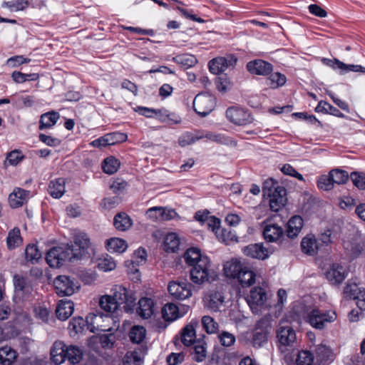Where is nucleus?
<instances>
[{"mask_svg": "<svg viewBox=\"0 0 365 365\" xmlns=\"http://www.w3.org/2000/svg\"><path fill=\"white\" fill-rule=\"evenodd\" d=\"M186 264L190 267L189 274L191 282L197 285L211 283L217 277L210 258L202 255L200 249L191 247L184 254Z\"/></svg>", "mask_w": 365, "mask_h": 365, "instance_id": "obj_1", "label": "nucleus"}, {"mask_svg": "<svg viewBox=\"0 0 365 365\" xmlns=\"http://www.w3.org/2000/svg\"><path fill=\"white\" fill-rule=\"evenodd\" d=\"M50 356L55 365H61L66 360L71 365H76L83 359L84 352L77 346H68L63 341L58 340L51 347Z\"/></svg>", "mask_w": 365, "mask_h": 365, "instance_id": "obj_2", "label": "nucleus"}, {"mask_svg": "<svg viewBox=\"0 0 365 365\" xmlns=\"http://www.w3.org/2000/svg\"><path fill=\"white\" fill-rule=\"evenodd\" d=\"M225 275L227 278L237 279L242 287L252 286L255 282L254 271L237 259H232L224 264Z\"/></svg>", "mask_w": 365, "mask_h": 365, "instance_id": "obj_3", "label": "nucleus"}, {"mask_svg": "<svg viewBox=\"0 0 365 365\" xmlns=\"http://www.w3.org/2000/svg\"><path fill=\"white\" fill-rule=\"evenodd\" d=\"M103 319V314L100 313H90L86 319H83L81 317H73L69 322L68 329L71 336L81 333L86 326L91 327L90 330L92 332L96 331H104V329L99 327V323Z\"/></svg>", "mask_w": 365, "mask_h": 365, "instance_id": "obj_4", "label": "nucleus"}, {"mask_svg": "<svg viewBox=\"0 0 365 365\" xmlns=\"http://www.w3.org/2000/svg\"><path fill=\"white\" fill-rule=\"evenodd\" d=\"M73 245L56 247L51 248L46 256L47 264L53 268L61 267L65 262L71 261L73 258H78V255L73 252Z\"/></svg>", "mask_w": 365, "mask_h": 365, "instance_id": "obj_5", "label": "nucleus"}, {"mask_svg": "<svg viewBox=\"0 0 365 365\" xmlns=\"http://www.w3.org/2000/svg\"><path fill=\"white\" fill-rule=\"evenodd\" d=\"M277 339L279 350L286 356L292 352L297 346V334L290 326L279 327Z\"/></svg>", "mask_w": 365, "mask_h": 365, "instance_id": "obj_6", "label": "nucleus"}, {"mask_svg": "<svg viewBox=\"0 0 365 365\" xmlns=\"http://www.w3.org/2000/svg\"><path fill=\"white\" fill-rule=\"evenodd\" d=\"M303 318L314 329L322 330L326 324L331 323L336 319L334 312H322L318 309H313Z\"/></svg>", "mask_w": 365, "mask_h": 365, "instance_id": "obj_7", "label": "nucleus"}, {"mask_svg": "<svg viewBox=\"0 0 365 365\" xmlns=\"http://www.w3.org/2000/svg\"><path fill=\"white\" fill-rule=\"evenodd\" d=\"M216 99L214 96L208 93H199L193 101V109L200 116L205 117L215 108Z\"/></svg>", "mask_w": 365, "mask_h": 365, "instance_id": "obj_8", "label": "nucleus"}, {"mask_svg": "<svg viewBox=\"0 0 365 365\" xmlns=\"http://www.w3.org/2000/svg\"><path fill=\"white\" fill-rule=\"evenodd\" d=\"M192 287L186 280L171 281L168 285V290L174 299L184 300L192 296Z\"/></svg>", "mask_w": 365, "mask_h": 365, "instance_id": "obj_9", "label": "nucleus"}, {"mask_svg": "<svg viewBox=\"0 0 365 365\" xmlns=\"http://www.w3.org/2000/svg\"><path fill=\"white\" fill-rule=\"evenodd\" d=\"M237 62V58L234 55L217 57L209 61V70L212 73L217 75L224 72L227 68H233Z\"/></svg>", "mask_w": 365, "mask_h": 365, "instance_id": "obj_10", "label": "nucleus"}, {"mask_svg": "<svg viewBox=\"0 0 365 365\" xmlns=\"http://www.w3.org/2000/svg\"><path fill=\"white\" fill-rule=\"evenodd\" d=\"M228 120L235 125H247L252 121L250 113L245 109L238 106H231L226 110Z\"/></svg>", "mask_w": 365, "mask_h": 365, "instance_id": "obj_11", "label": "nucleus"}, {"mask_svg": "<svg viewBox=\"0 0 365 365\" xmlns=\"http://www.w3.org/2000/svg\"><path fill=\"white\" fill-rule=\"evenodd\" d=\"M190 307L185 304L176 305L174 303H167L162 309V317L166 322H173L186 314Z\"/></svg>", "mask_w": 365, "mask_h": 365, "instance_id": "obj_12", "label": "nucleus"}, {"mask_svg": "<svg viewBox=\"0 0 365 365\" xmlns=\"http://www.w3.org/2000/svg\"><path fill=\"white\" fill-rule=\"evenodd\" d=\"M344 294L346 298L356 300L357 307L365 311V289L361 288L356 283L348 282L344 287Z\"/></svg>", "mask_w": 365, "mask_h": 365, "instance_id": "obj_13", "label": "nucleus"}, {"mask_svg": "<svg viewBox=\"0 0 365 365\" xmlns=\"http://www.w3.org/2000/svg\"><path fill=\"white\" fill-rule=\"evenodd\" d=\"M53 284L56 292L59 297L71 296L78 288L70 277L66 275H59L56 277Z\"/></svg>", "mask_w": 365, "mask_h": 365, "instance_id": "obj_14", "label": "nucleus"}, {"mask_svg": "<svg viewBox=\"0 0 365 365\" xmlns=\"http://www.w3.org/2000/svg\"><path fill=\"white\" fill-rule=\"evenodd\" d=\"M321 61L323 64L334 70L339 69L341 74H344L350 71L365 73V68L362 66L346 64L337 58L330 59L327 58H322Z\"/></svg>", "mask_w": 365, "mask_h": 365, "instance_id": "obj_15", "label": "nucleus"}, {"mask_svg": "<svg viewBox=\"0 0 365 365\" xmlns=\"http://www.w3.org/2000/svg\"><path fill=\"white\" fill-rule=\"evenodd\" d=\"M113 297L115 299L118 306L120 307L121 304H125L123 306L124 309L126 312H129L131 309L130 307H133L135 299L133 298V296L129 294L128 290L123 286L116 285L113 289Z\"/></svg>", "mask_w": 365, "mask_h": 365, "instance_id": "obj_16", "label": "nucleus"}, {"mask_svg": "<svg viewBox=\"0 0 365 365\" xmlns=\"http://www.w3.org/2000/svg\"><path fill=\"white\" fill-rule=\"evenodd\" d=\"M247 257L264 260L269 257L272 250L264 247L262 243L250 244L242 249Z\"/></svg>", "mask_w": 365, "mask_h": 365, "instance_id": "obj_17", "label": "nucleus"}, {"mask_svg": "<svg viewBox=\"0 0 365 365\" xmlns=\"http://www.w3.org/2000/svg\"><path fill=\"white\" fill-rule=\"evenodd\" d=\"M267 299V294L264 289L260 287H255L250 290L247 297V302L252 312L258 311L257 307L262 306Z\"/></svg>", "mask_w": 365, "mask_h": 365, "instance_id": "obj_18", "label": "nucleus"}, {"mask_svg": "<svg viewBox=\"0 0 365 365\" xmlns=\"http://www.w3.org/2000/svg\"><path fill=\"white\" fill-rule=\"evenodd\" d=\"M246 68L251 74L258 76H268L273 70V66L270 63L262 59L249 61Z\"/></svg>", "mask_w": 365, "mask_h": 365, "instance_id": "obj_19", "label": "nucleus"}, {"mask_svg": "<svg viewBox=\"0 0 365 365\" xmlns=\"http://www.w3.org/2000/svg\"><path fill=\"white\" fill-rule=\"evenodd\" d=\"M269 198V207L272 211L278 212L287 203V190L285 187H278L275 190V192L267 196Z\"/></svg>", "mask_w": 365, "mask_h": 365, "instance_id": "obj_20", "label": "nucleus"}, {"mask_svg": "<svg viewBox=\"0 0 365 365\" xmlns=\"http://www.w3.org/2000/svg\"><path fill=\"white\" fill-rule=\"evenodd\" d=\"M302 252L308 256H314L321 250L317 242V238L313 234H308L304 237L300 244Z\"/></svg>", "mask_w": 365, "mask_h": 365, "instance_id": "obj_21", "label": "nucleus"}, {"mask_svg": "<svg viewBox=\"0 0 365 365\" xmlns=\"http://www.w3.org/2000/svg\"><path fill=\"white\" fill-rule=\"evenodd\" d=\"M30 192L20 187H15L9 195V203L11 208H18L27 202Z\"/></svg>", "mask_w": 365, "mask_h": 365, "instance_id": "obj_22", "label": "nucleus"}, {"mask_svg": "<svg viewBox=\"0 0 365 365\" xmlns=\"http://www.w3.org/2000/svg\"><path fill=\"white\" fill-rule=\"evenodd\" d=\"M263 237L267 242H279L284 237V230L279 225L271 223L264 225Z\"/></svg>", "mask_w": 365, "mask_h": 365, "instance_id": "obj_23", "label": "nucleus"}, {"mask_svg": "<svg viewBox=\"0 0 365 365\" xmlns=\"http://www.w3.org/2000/svg\"><path fill=\"white\" fill-rule=\"evenodd\" d=\"M345 268L339 264H333L326 272V277L332 284H341L346 277Z\"/></svg>", "mask_w": 365, "mask_h": 365, "instance_id": "obj_24", "label": "nucleus"}, {"mask_svg": "<svg viewBox=\"0 0 365 365\" xmlns=\"http://www.w3.org/2000/svg\"><path fill=\"white\" fill-rule=\"evenodd\" d=\"M136 312L143 319L150 318L155 313L154 301L151 298H141L138 302V307Z\"/></svg>", "mask_w": 365, "mask_h": 365, "instance_id": "obj_25", "label": "nucleus"}, {"mask_svg": "<svg viewBox=\"0 0 365 365\" xmlns=\"http://www.w3.org/2000/svg\"><path fill=\"white\" fill-rule=\"evenodd\" d=\"M225 297L219 291L211 292L206 298V306L212 312H219L223 307Z\"/></svg>", "mask_w": 365, "mask_h": 365, "instance_id": "obj_26", "label": "nucleus"}, {"mask_svg": "<svg viewBox=\"0 0 365 365\" xmlns=\"http://www.w3.org/2000/svg\"><path fill=\"white\" fill-rule=\"evenodd\" d=\"M74 311V304L71 300L61 299L56 308V314L58 319L65 321L68 319Z\"/></svg>", "mask_w": 365, "mask_h": 365, "instance_id": "obj_27", "label": "nucleus"}, {"mask_svg": "<svg viewBox=\"0 0 365 365\" xmlns=\"http://www.w3.org/2000/svg\"><path fill=\"white\" fill-rule=\"evenodd\" d=\"M65 185L66 180L64 178H56L50 181L48 186V192L52 197L59 199L66 192Z\"/></svg>", "mask_w": 365, "mask_h": 365, "instance_id": "obj_28", "label": "nucleus"}, {"mask_svg": "<svg viewBox=\"0 0 365 365\" xmlns=\"http://www.w3.org/2000/svg\"><path fill=\"white\" fill-rule=\"evenodd\" d=\"M304 225V220L299 215H294L292 217L288 222L287 227V235L289 238L296 237L300 232Z\"/></svg>", "mask_w": 365, "mask_h": 365, "instance_id": "obj_29", "label": "nucleus"}, {"mask_svg": "<svg viewBox=\"0 0 365 365\" xmlns=\"http://www.w3.org/2000/svg\"><path fill=\"white\" fill-rule=\"evenodd\" d=\"M316 356L320 363L331 364L334 361V354L327 346L319 344L316 349Z\"/></svg>", "mask_w": 365, "mask_h": 365, "instance_id": "obj_30", "label": "nucleus"}, {"mask_svg": "<svg viewBox=\"0 0 365 365\" xmlns=\"http://www.w3.org/2000/svg\"><path fill=\"white\" fill-rule=\"evenodd\" d=\"M106 247L108 252L123 253L128 247V244L125 240L113 237L106 241Z\"/></svg>", "mask_w": 365, "mask_h": 365, "instance_id": "obj_31", "label": "nucleus"}, {"mask_svg": "<svg viewBox=\"0 0 365 365\" xmlns=\"http://www.w3.org/2000/svg\"><path fill=\"white\" fill-rule=\"evenodd\" d=\"M17 356V352L10 346H5L0 349V363L1 365H12Z\"/></svg>", "mask_w": 365, "mask_h": 365, "instance_id": "obj_32", "label": "nucleus"}, {"mask_svg": "<svg viewBox=\"0 0 365 365\" xmlns=\"http://www.w3.org/2000/svg\"><path fill=\"white\" fill-rule=\"evenodd\" d=\"M60 115L56 111H50L41 115L39 120V129L43 130L53 127L58 120Z\"/></svg>", "mask_w": 365, "mask_h": 365, "instance_id": "obj_33", "label": "nucleus"}, {"mask_svg": "<svg viewBox=\"0 0 365 365\" xmlns=\"http://www.w3.org/2000/svg\"><path fill=\"white\" fill-rule=\"evenodd\" d=\"M23 242L19 228L14 227L11 230L6 237V245L9 250H14L19 247Z\"/></svg>", "mask_w": 365, "mask_h": 365, "instance_id": "obj_34", "label": "nucleus"}, {"mask_svg": "<svg viewBox=\"0 0 365 365\" xmlns=\"http://www.w3.org/2000/svg\"><path fill=\"white\" fill-rule=\"evenodd\" d=\"M196 334L192 324L186 325L182 330L180 341L185 346H190L195 342Z\"/></svg>", "mask_w": 365, "mask_h": 365, "instance_id": "obj_35", "label": "nucleus"}, {"mask_svg": "<svg viewBox=\"0 0 365 365\" xmlns=\"http://www.w3.org/2000/svg\"><path fill=\"white\" fill-rule=\"evenodd\" d=\"M113 225L120 231H125L132 226V220L125 212L118 213L113 219Z\"/></svg>", "mask_w": 365, "mask_h": 365, "instance_id": "obj_36", "label": "nucleus"}, {"mask_svg": "<svg viewBox=\"0 0 365 365\" xmlns=\"http://www.w3.org/2000/svg\"><path fill=\"white\" fill-rule=\"evenodd\" d=\"M172 60L175 63L181 66L184 69L194 66L197 62L195 56L188 53L178 55L173 57Z\"/></svg>", "mask_w": 365, "mask_h": 365, "instance_id": "obj_37", "label": "nucleus"}, {"mask_svg": "<svg viewBox=\"0 0 365 365\" xmlns=\"http://www.w3.org/2000/svg\"><path fill=\"white\" fill-rule=\"evenodd\" d=\"M145 351L141 349H135L134 351H128L124 357V365L125 364H134L140 365L143 363Z\"/></svg>", "mask_w": 365, "mask_h": 365, "instance_id": "obj_38", "label": "nucleus"}, {"mask_svg": "<svg viewBox=\"0 0 365 365\" xmlns=\"http://www.w3.org/2000/svg\"><path fill=\"white\" fill-rule=\"evenodd\" d=\"M315 111L317 113H329L339 118L344 117V115L338 108L324 101L318 103L315 108Z\"/></svg>", "mask_w": 365, "mask_h": 365, "instance_id": "obj_39", "label": "nucleus"}, {"mask_svg": "<svg viewBox=\"0 0 365 365\" xmlns=\"http://www.w3.org/2000/svg\"><path fill=\"white\" fill-rule=\"evenodd\" d=\"M41 257V253L36 245H28L25 249V260L31 264H36Z\"/></svg>", "mask_w": 365, "mask_h": 365, "instance_id": "obj_40", "label": "nucleus"}, {"mask_svg": "<svg viewBox=\"0 0 365 365\" xmlns=\"http://www.w3.org/2000/svg\"><path fill=\"white\" fill-rule=\"evenodd\" d=\"M74 243L76 247H79V257H82L91 246L90 239L86 233L76 235L74 238Z\"/></svg>", "mask_w": 365, "mask_h": 365, "instance_id": "obj_41", "label": "nucleus"}, {"mask_svg": "<svg viewBox=\"0 0 365 365\" xmlns=\"http://www.w3.org/2000/svg\"><path fill=\"white\" fill-rule=\"evenodd\" d=\"M99 305L102 309L108 313L114 312L119 307L113 296L110 295L101 297Z\"/></svg>", "mask_w": 365, "mask_h": 365, "instance_id": "obj_42", "label": "nucleus"}, {"mask_svg": "<svg viewBox=\"0 0 365 365\" xmlns=\"http://www.w3.org/2000/svg\"><path fill=\"white\" fill-rule=\"evenodd\" d=\"M119 167L120 162L113 156L106 158L102 163V169L103 172L109 175L116 173Z\"/></svg>", "mask_w": 365, "mask_h": 365, "instance_id": "obj_43", "label": "nucleus"}, {"mask_svg": "<svg viewBox=\"0 0 365 365\" xmlns=\"http://www.w3.org/2000/svg\"><path fill=\"white\" fill-rule=\"evenodd\" d=\"M329 174L334 183L337 185L345 184L350 178L347 171L339 168L332 169Z\"/></svg>", "mask_w": 365, "mask_h": 365, "instance_id": "obj_44", "label": "nucleus"}, {"mask_svg": "<svg viewBox=\"0 0 365 365\" xmlns=\"http://www.w3.org/2000/svg\"><path fill=\"white\" fill-rule=\"evenodd\" d=\"M287 78L284 74L279 72L270 73L269 76L266 80V84L271 88H277L285 84Z\"/></svg>", "mask_w": 365, "mask_h": 365, "instance_id": "obj_45", "label": "nucleus"}, {"mask_svg": "<svg viewBox=\"0 0 365 365\" xmlns=\"http://www.w3.org/2000/svg\"><path fill=\"white\" fill-rule=\"evenodd\" d=\"M146 330L142 326H134L129 331V337L133 343L140 344L145 338Z\"/></svg>", "mask_w": 365, "mask_h": 365, "instance_id": "obj_46", "label": "nucleus"}, {"mask_svg": "<svg viewBox=\"0 0 365 365\" xmlns=\"http://www.w3.org/2000/svg\"><path fill=\"white\" fill-rule=\"evenodd\" d=\"M204 138L203 135H195L190 132H186L181 135L178 138V144L181 147H185L189 145H192L197 142L199 140H201Z\"/></svg>", "mask_w": 365, "mask_h": 365, "instance_id": "obj_47", "label": "nucleus"}, {"mask_svg": "<svg viewBox=\"0 0 365 365\" xmlns=\"http://www.w3.org/2000/svg\"><path fill=\"white\" fill-rule=\"evenodd\" d=\"M216 236L220 241L229 244L230 242H237V237L234 232L230 229L221 228L217 232Z\"/></svg>", "mask_w": 365, "mask_h": 365, "instance_id": "obj_48", "label": "nucleus"}, {"mask_svg": "<svg viewBox=\"0 0 365 365\" xmlns=\"http://www.w3.org/2000/svg\"><path fill=\"white\" fill-rule=\"evenodd\" d=\"M29 5L28 0H11L3 3V6L8 8L11 11H24Z\"/></svg>", "mask_w": 365, "mask_h": 365, "instance_id": "obj_49", "label": "nucleus"}, {"mask_svg": "<svg viewBox=\"0 0 365 365\" xmlns=\"http://www.w3.org/2000/svg\"><path fill=\"white\" fill-rule=\"evenodd\" d=\"M39 76L38 73H23L20 71H14L11 73V78L13 81L16 83H22L26 81H34L38 78Z\"/></svg>", "mask_w": 365, "mask_h": 365, "instance_id": "obj_50", "label": "nucleus"}, {"mask_svg": "<svg viewBox=\"0 0 365 365\" xmlns=\"http://www.w3.org/2000/svg\"><path fill=\"white\" fill-rule=\"evenodd\" d=\"M165 250L175 252L180 245V240L175 233H170L165 238Z\"/></svg>", "mask_w": 365, "mask_h": 365, "instance_id": "obj_51", "label": "nucleus"}, {"mask_svg": "<svg viewBox=\"0 0 365 365\" xmlns=\"http://www.w3.org/2000/svg\"><path fill=\"white\" fill-rule=\"evenodd\" d=\"M204 138L222 145H230L232 143V138L222 133L208 132L204 135Z\"/></svg>", "mask_w": 365, "mask_h": 365, "instance_id": "obj_52", "label": "nucleus"}, {"mask_svg": "<svg viewBox=\"0 0 365 365\" xmlns=\"http://www.w3.org/2000/svg\"><path fill=\"white\" fill-rule=\"evenodd\" d=\"M268 334H267L266 332H262L254 329L251 339L252 346L255 348L262 346L264 344L267 342Z\"/></svg>", "mask_w": 365, "mask_h": 365, "instance_id": "obj_53", "label": "nucleus"}, {"mask_svg": "<svg viewBox=\"0 0 365 365\" xmlns=\"http://www.w3.org/2000/svg\"><path fill=\"white\" fill-rule=\"evenodd\" d=\"M278 187H284L279 185L278 182L273 178H267L263 182L262 192L264 196H270L272 193L275 192V190Z\"/></svg>", "mask_w": 365, "mask_h": 365, "instance_id": "obj_54", "label": "nucleus"}, {"mask_svg": "<svg viewBox=\"0 0 365 365\" xmlns=\"http://www.w3.org/2000/svg\"><path fill=\"white\" fill-rule=\"evenodd\" d=\"M192 359L196 362H202L207 356V351L205 344H198L195 345L193 351L191 352Z\"/></svg>", "mask_w": 365, "mask_h": 365, "instance_id": "obj_55", "label": "nucleus"}, {"mask_svg": "<svg viewBox=\"0 0 365 365\" xmlns=\"http://www.w3.org/2000/svg\"><path fill=\"white\" fill-rule=\"evenodd\" d=\"M344 249L352 258H356L362 252V246L356 242H344Z\"/></svg>", "mask_w": 365, "mask_h": 365, "instance_id": "obj_56", "label": "nucleus"}, {"mask_svg": "<svg viewBox=\"0 0 365 365\" xmlns=\"http://www.w3.org/2000/svg\"><path fill=\"white\" fill-rule=\"evenodd\" d=\"M314 356L309 351H301L297 354L296 365H313Z\"/></svg>", "mask_w": 365, "mask_h": 365, "instance_id": "obj_57", "label": "nucleus"}, {"mask_svg": "<svg viewBox=\"0 0 365 365\" xmlns=\"http://www.w3.org/2000/svg\"><path fill=\"white\" fill-rule=\"evenodd\" d=\"M350 178L354 186L359 190H365V173L363 172H351Z\"/></svg>", "mask_w": 365, "mask_h": 365, "instance_id": "obj_58", "label": "nucleus"}, {"mask_svg": "<svg viewBox=\"0 0 365 365\" xmlns=\"http://www.w3.org/2000/svg\"><path fill=\"white\" fill-rule=\"evenodd\" d=\"M98 267L101 270L108 272L114 269L116 267V264L113 257L106 255V257L100 259Z\"/></svg>", "mask_w": 365, "mask_h": 365, "instance_id": "obj_59", "label": "nucleus"}, {"mask_svg": "<svg viewBox=\"0 0 365 365\" xmlns=\"http://www.w3.org/2000/svg\"><path fill=\"white\" fill-rule=\"evenodd\" d=\"M172 115H173L165 108L155 109L154 114V116H155L161 122H167L168 120H170L175 124L180 122V119H174L171 117Z\"/></svg>", "mask_w": 365, "mask_h": 365, "instance_id": "obj_60", "label": "nucleus"}, {"mask_svg": "<svg viewBox=\"0 0 365 365\" xmlns=\"http://www.w3.org/2000/svg\"><path fill=\"white\" fill-rule=\"evenodd\" d=\"M202 324L208 334L215 333L218 329L217 323L210 316H204L202 318Z\"/></svg>", "mask_w": 365, "mask_h": 365, "instance_id": "obj_61", "label": "nucleus"}, {"mask_svg": "<svg viewBox=\"0 0 365 365\" xmlns=\"http://www.w3.org/2000/svg\"><path fill=\"white\" fill-rule=\"evenodd\" d=\"M334 183L332 181L329 173L327 175H323L320 176L317 180L318 187L326 191L331 190L334 187Z\"/></svg>", "mask_w": 365, "mask_h": 365, "instance_id": "obj_62", "label": "nucleus"}, {"mask_svg": "<svg viewBox=\"0 0 365 365\" xmlns=\"http://www.w3.org/2000/svg\"><path fill=\"white\" fill-rule=\"evenodd\" d=\"M24 155L19 150H14L9 152L6 156V161L9 165L15 166L17 165L23 159Z\"/></svg>", "mask_w": 365, "mask_h": 365, "instance_id": "obj_63", "label": "nucleus"}, {"mask_svg": "<svg viewBox=\"0 0 365 365\" xmlns=\"http://www.w3.org/2000/svg\"><path fill=\"white\" fill-rule=\"evenodd\" d=\"M280 170L284 175L294 177L300 181L304 180L303 175L297 172L290 164L286 163L282 165Z\"/></svg>", "mask_w": 365, "mask_h": 365, "instance_id": "obj_64", "label": "nucleus"}]
</instances>
